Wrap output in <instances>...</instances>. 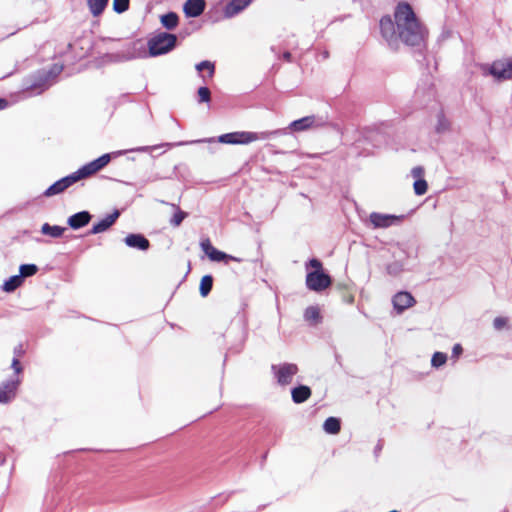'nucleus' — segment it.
<instances>
[{
	"label": "nucleus",
	"instance_id": "f03ea898",
	"mask_svg": "<svg viewBox=\"0 0 512 512\" xmlns=\"http://www.w3.org/2000/svg\"><path fill=\"white\" fill-rule=\"evenodd\" d=\"M395 23L390 17H383L380 28L388 42L399 37L408 45H417L424 38V30L418 22L412 8L406 3H400L395 10Z\"/></svg>",
	"mask_w": 512,
	"mask_h": 512
},
{
	"label": "nucleus",
	"instance_id": "603ef678",
	"mask_svg": "<svg viewBox=\"0 0 512 512\" xmlns=\"http://www.w3.org/2000/svg\"><path fill=\"white\" fill-rule=\"evenodd\" d=\"M335 361H336L340 366H342V363H341V356H340L338 353H335Z\"/></svg>",
	"mask_w": 512,
	"mask_h": 512
},
{
	"label": "nucleus",
	"instance_id": "6e6552de",
	"mask_svg": "<svg viewBox=\"0 0 512 512\" xmlns=\"http://www.w3.org/2000/svg\"><path fill=\"white\" fill-rule=\"evenodd\" d=\"M176 44V36L168 33H161L153 37L149 43V53L152 56L165 54L172 50Z\"/></svg>",
	"mask_w": 512,
	"mask_h": 512
},
{
	"label": "nucleus",
	"instance_id": "4d7b16f0",
	"mask_svg": "<svg viewBox=\"0 0 512 512\" xmlns=\"http://www.w3.org/2000/svg\"><path fill=\"white\" fill-rule=\"evenodd\" d=\"M54 69H55V71H56L57 73H59V72H61V70H62V66H55V68H54Z\"/></svg>",
	"mask_w": 512,
	"mask_h": 512
},
{
	"label": "nucleus",
	"instance_id": "c03bdc74",
	"mask_svg": "<svg viewBox=\"0 0 512 512\" xmlns=\"http://www.w3.org/2000/svg\"><path fill=\"white\" fill-rule=\"evenodd\" d=\"M124 153L125 152H123V151H118V152H114V153H107V154H104V155L98 157L96 160H101V161L110 160L112 157L113 158L120 157V156L124 155Z\"/></svg>",
	"mask_w": 512,
	"mask_h": 512
},
{
	"label": "nucleus",
	"instance_id": "79ce46f5",
	"mask_svg": "<svg viewBox=\"0 0 512 512\" xmlns=\"http://www.w3.org/2000/svg\"><path fill=\"white\" fill-rule=\"evenodd\" d=\"M247 335H248L247 331H244L243 335H242L241 343L236 347L229 348V351L236 353V354L240 353L243 350Z\"/></svg>",
	"mask_w": 512,
	"mask_h": 512
},
{
	"label": "nucleus",
	"instance_id": "b1692460",
	"mask_svg": "<svg viewBox=\"0 0 512 512\" xmlns=\"http://www.w3.org/2000/svg\"><path fill=\"white\" fill-rule=\"evenodd\" d=\"M65 231L66 227L57 224L52 225L48 222L43 223L40 228V233L42 235L49 236L54 239L61 238Z\"/></svg>",
	"mask_w": 512,
	"mask_h": 512
},
{
	"label": "nucleus",
	"instance_id": "423d86ee",
	"mask_svg": "<svg viewBox=\"0 0 512 512\" xmlns=\"http://www.w3.org/2000/svg\"><path fill=\"white\" fill-rule=\"evenodd\" d=\"M416 211V208L411 209L407 214H390L381 212H371L368 217V221L365 223L367 227L372 229H387L392 226L400 225L404 219L412 215Z\"/></svg>",
	"mask_w": 512,
	"mask_h": 512
},
{
	"label": "nucleus",
	"instance_id": "cd10ccee",
	"mask_svg": "<svg viewBox=\"0 0 512 512\" xmlns=\"http://www.w3.org/2000/svg\"><path fill=\"white\" fill-rule=\"evenodd\" d=\"M173 207H174V212L169 219V223L172 227H179L182 224V222L184 221V219L188 216V213L183 211L178 206L173 205Z\"/></svg>",
	"mask_w": 512,
	"mask_h": 512
},
{
	"label": "nucleus",
	"instance_id": "052dcab7",
	"mask_svg": "<svg viewBox=\"0 0 512 512\" xmlns=\"http://www.w3.org/2000/svg\"><path fill=\"white\" fill-rule=\"evenodd\" d=\"M284 57H285L287 60H289V58H290V54H289V53H286V54L284 55Z\"/></svg>",
	"mask_w": 512,
	"mask_h": 512
},
{
	"label": "nucleus",
	"instance_id": "473e14b6",
	"mask_svg": "<svg viewBox=\"0 0 512 512\" xmlns=\"http://www.w3.org/2000/svg\"><path fill=\"white\" fill-rule=\"evenodd\" d=\"M403 264L400 261H393L386 265V272L390 276H398L403 271Z\"/></svg>",
	"mask_w": 512,
	"mask_h": 512
},
{
	"label": "nucleus",
	"instance_id": "9d476101",
	"mask_svg": "<svg viewBox=\"0 0 512 512\" xmlns=\"http://www.w3.org/2000/svg\"><path fill=\"white\" fill-rule=\"evenodd\" d=\"M121 215V210L114 208L110 213H106L97 221H95L90 229H88L84 236L97 235L108 231L118 220Z\"/></svg>",
	"mask_w": 512,
	"mask_h": 512
},
{
	"label": "nucleus",
	"instance_id": "e433bc0d",
	"mask_svg": "<svg viewBox=\"0 0 512 512\" xmlns=\"http://www.w3.org/2000/svg\"><path fill=\"white\" fill-rule=\"evenodd\" d=\"M129 8V0H113V9L117 13H123Z\"/></svg>",
	"mask_w": 512,
	"mask_h": 512
},
{
	"label": "nucleus",
	"instance_id": "9b49d317",
	"mask_svg": "<svg viewBox=\"0 0 512 512\" xmlns=\"http://www.w3.org/2000/svg\"><path fill=\"white\" fill-rule=\"evenodd\" d=\"M22 384L21 377H9L0 383V404L12 403L18 395Z\"/></svg>",
	"mask_w": 512,
	"mask_h": 512
},
{
	"label": "nucleus",
	"instance_id": "bf43d9fd",
	"mask_svg": "<svg viewBox=\"0 0 512 512\" xmlns=\"http://www.w3.org/2000/svg\"><path fill=\"white\" fill-rule=\"evenodd\" d=\"M159 150H160V148H159V147H153V148H151V152H155V151H159Z\"/></svg>",
	"mask_w": 512,
	"mask_h": 512
},
{
	"label": "nucleus",
	"instance_id": "37998d69",
	"mask_svg": "<svg viewBox=\"0 0 512 512\" xmlns=\"http://www.w3.org/2000/svg\"><path fill=\"white\" fill-rule=\"evenodd\" d=\"M383 447H384V440L379 439L373 449V455H374L375 459H378V457L380 456V453L383 450Z\"/></svg>",
	"mask_w": 512,
	"mask_h": 512
},
{
	"label": "nucleus",
	"instance_id": "49530a36",
	"mask_svg": "<svg viewBox=\"0 0 512 512\" xmlns=\"http://www.w3.org/2000/svg\"><path fill=\"white\" fill-rule=\"evenodd\" d=\"M13 353H14V357H17L18 359H19V357L23 356L25 354L23 345L21 343L16 345L13 349Z\"/></svg>",
	"mask_w": 512,
	"mask_h": 512
},
{
	"label": "nucleus",
	"instance_id": "5701e85b",
	"mask_svg": "<svg viewBox=\"0 0 512 512\" xmlns=\"http://www.w3.org/2000/svg\"><path fill=\"white\" fill-rule=\"evenodd\" d=\"M342 420L340 417L329 416L323 424L322 429L327 435H337L341 430Z\"/></svg>",
	"mask_w": 512,
	"mask_h": 512
},
{
	"label": "nucleus",
	"instance_id": "c756f323",
	"mask_svg": "<svg viewBox=\"0 0 512 512\" xmlns=\"http://www.w3.org/2000/svg\"><path fill=\"white\" fill-rule=\"evenodd\" d=\"M108 0H88V6L94 16H99L107 6Z\"/></svg>",
	"mask_w": 512,
	"mask_h": 512
},
{
	"label": "nucleus",
	"instance_id": "1a4fd4ad",
	"mask_svg": "<svg viewBox=\"0 0 512 512\" xmlns=\"http://www.w3.org/2000/svg\"><path fill=\"white\" fill-rule=\"evenodd\" d=\"M199 246L210 262L228 265L230 263V259H232L231 254L215 247L209 237H202L200 239Z\"/></svg>",
	"mask_w": 512,
	"mask_h": 512
},
{
	"label": "nucleus",
	"instance_id": "7c9ffc66",
	"mask_svg": "<svg viewBox=\"0 0 512 512\" xmlns=\"http://www.w3.org/2000/svg\"><path fill=\"white\" fill-rule=\"evenodd\" d=\"M434 129L438 134H443L450 129L449 120L442 114H438L436 118V122L434 124Z\"/></svg>",
	"mask_w": 512,
	"mask_h": 512
},
{
	"label": "nucleus",
	"instance_id": "72a5a7b5",
	"mask_svg": "<svg viewBox=\"0 0 512 512\" xmlns=\"http://www.w3.org/2000/svg\"><path fill=\"white\" fill-rule=\"evenodd\" d=\"M182 167V164H178V165H174L173 166V169L168 172V173H163V174H160V173H157L155 178L156 179H171L173 177H176V178H180V169Z\"/></svg>",
	"mask_w": 512,
	"mask_h": 512
},
{
	"label": "nucleus",
	"instance_id": "aec40b11",
	"mask_svg": "<svg viewBox=\"0 0 512 512\" xmlns=\"http://www.w3.org/2000/svg\"><path fill=\"white\" fill-rule=\"evenodd\" d=\"M97 452V453H106L111 452L112 450H103V449H90V448H79L75 450H70L63 453V460L66 462V468L70 471H73L71 468L72 464L77 461V457L79 454L87 453V452Z\"/></svg>",
	"mask_w": 512,
	"mask_h": 512
},
{
	"label": "nucleus",
	"instance_id": "13d9d810",
	"mask_svg": "<svg viewBox=\"0 0 512 512\" xmlns=\"http://www.w3.org/2000/svg\"><path fill=\"white\" fill-rule=\"evenodd\" d=\"M218 499H219V501H221V503H224L225 501H227V497H225V498L222 500L221 495H219V496H218Z\"/></svg>",
	"mask_w": 512,
	"mask_h": 512
},
{
	"label": "nucleus",
	"instance_id": "7ed1b4c3",
	"mask_svg": "<svg viewBox=\"0 0 512 512\" xmlns=\"http://www.w3.org/2000/svg\"><path fill=\"white\" fill-rule=\"evenodd\" d=\"M321 126V122L315 116H306L295 120L289 124L287 128L274 131L252 132V131H235L220 135L218 142L231 145H248L256 141H264L273 137L286 135L287 131L303 132L315 129Z\"/></svg>",
	"mask_w": 512,
	"mask_h": 512
},
{
	"label": "nucleus",
	"instance_id": "2f4dec72",
	"mask_svg": "<svg viewBox=\"0 0 512 512\" xmlns=\"http://www.w3.org/2000/svg\"><path fill=\"white\" fill-rule=\"evenodd\" d=\"M161 23L167 29H173L178 24V16L173 12L167 13L161 17Z\"/></svg>",
	"mask_w": 512,
	"mask_h": 512
},
{
	"label": "nucleus",
	"instance_id": "a878e982",
	"mask_svg": "<svg viewBox=\"0 0 512 512\" xmlns=\"http://www.w3.org/2000/svg\"><path fill=\"white\" fill-rule=\"evenodd\" d=\"M22 284L23 281L18 274L11 275L3 281L1 290L6 293H12Z\"/></svg>",
	"mask_w": 512,
	"mask_h": 512
},
{
	"label": "nucleus",
	"instance_id": "a211bd4d",
	"mask_svg": "<svg viewBox=\"0 0 512 512\" xmlns=\"http://www.w3.org/2000/svg\"><path fill=\"white\" fill-rule=\"evenodd\" d=\"M290 393L294 404H302L311 397L312 389L308 385L297 383L291 387Z\"/></svg>",
	"mask_w": 512,
	"mask_h": 512
},
{
	"label": "nucleus",
	"instance_id": "dca6fc26",
	"mask_svg": "<svg viewBox=\"0 0 512 512\" xmlns=\"http://www.w3.org/2000/svg\"><path fill=\"white\" fill-rule=\"evenodd\" d=\"M64 495L60 491L53 490L49 492L43 505V512H65L66 507L62 502Z\"/></svg>",
	"mask_w": 512,
	"mask_h": 512
},
{
	"label": "nucleus",
	"instance_id": "39448f33",
	"mask_svg": "<svg viewBox=\"0 0 512 512\" xmlns=\"http://www.w3.org/2000/svg\"><path fill=\"white\" fill-rule=\"evenodd\" d=\"M306 288L315 293H322L332 285L333 278L324 268L322 261L317 257H310L304 264Z\"/></svg>",
	"mask_w": 512,
	"mask_h": 512
},
{
	"label": "nucleus",
	"instance_id": "f704fd0d",
	"mask_svg": "<svg viewBox=\"0 0 512 512\" xmlns=\"http://www.w3.org/2000/svg\"><path fill=\"white\" fill-rule=\"evenodd\" d=\"M11 369L13 370V374L10 377H21L24 372V367L20 363L17 357H13L11 361Z\"/></svg>",
	"mask_w": 512,
	"mask_h": 512
},
{
	"label": "nucleus",
	"instance_id": "4c0bfd02",
	"mask_svg": "<svg viewBox=\"0 0 512 512\" xmlns=\"http://www.w3.org/2000/svg\"><path fill=\"white\" fill-rule=\"evenodd\" d=\"M509 319L505 316H497L493 320V327L496 330H502L508 326Z\"/></svg>",
	"mask_w": 512,
	"mask_h": 512
},
{
	"label": "nucleus",
	"instance_id": "412c9836",
	"mask_svg": "<svg viewBox=\"0 0 512 512\" xmlns=\"http://www.w3.org/2000/svg\"><path fill=\"white\" fill-rule=\"evenodd\" d=\"M252 0H231L224 8V16L232 18L250 5Z\"/></svg>",
	"mask_w": 512,
	"mask_h": 512
},
{
	"label": "nucleus",
	"instance_id": "58836bf2",
	"mask_svg": "<svg viewBox=\"0 0 512 512\" xmlns=\"http://www.w3.org/2000/svg\"><path fill=\"white\" fill-rule=\"evenodd\" d=\"M336 288L340 290L342 293H346L353 290L354 283L351 280H347L345 282H338L336 284Z\"/></svg>",
	"mask_w": 512,
	"mask_h": 512
},
{
	"label": "nucleus",
	"instance_id": "f257e3e1",
	"mask_svg": "<svg viewBox=\"0 0 512 512\" xmlns=\"http://www.w3.org/2000/svg\"><path fill=\"white\" fill-rule=\"evenodd\" d=\"M395 23L390 17H383L380 28L388 42L399 37L408 45H417L424 38V30L418 22L412 8L406 3H400L395 10Z\"/></svg>",
	"mask_w": 512,
	"mask_h": 512
},
{
	"label": "nucleus",
	"instance_id": "f8f14e48",
	"mask_svg": "<svg viewBox=\"0 0 512 512\" xmlns=\"http://www.w3.org/2000/svg\"><path fill=\"white\" fill-rule=\"evenodd\" d=\"M483 73L490 74L497 80L512 78V60L503 59L493 62L491 65L483 66Z\"/></svg>",
	"mask_w": 512,
	"mask_h": 512
},
{
	"label": "nucleus",
	"instance_id": "a19ab883",
	"mask_svg": "<svg viewBox=\"0 0 512 512\" xmlns=\"http://www.w3.org/2000/svg\"><path fill=\"white\" fill-rule=\"evenodd\" d=\"M198 95L201 102H208L210 100V91L207 87H200L198 89Z\"/></svg>",
	"mask_w": 512,
	"mask_h": 512
},
{
	"label": "nucleus",
	"instance_id": "2eb2a0df",
	"mask_svg": "<svg viewBox=\"0 0 512 512\" xmlns=\"http://www.w3.org/2000/svg\"><path fill=\"white\" fill-rule=\"evenodd\" d=\"M124 244L138 251L146 252L150 249L151 243L149 239L140 232H130L123 238Z\"/></svg>",
	"mask_w": 512,
	"mask_h": 512
},
{
	"label": "nucleus",
	"instance_id": "6ab92c4d",
	"mask_svg": "<svg viewBox=\"0 0 512 512\" xmlns=\"http://www.w3.org/2000/svg\"><path fill=\"white\" fill-rule=\"evenodd\" d=\"M303 318L310 327H317L323 322V315L318 305H310L306 307L303 313Z\"/></svg>",
	"mask_w": 512,
	"mask_h": 512
},
{
	"label": "nucleus",
	"instance_id": "680f3d73",
	"mask_svg": "<svg viewBox=\"0 0 512 512\" xmlns=\"http://www.w3.org/2000/svg\"><path fill=\"white\" fill-rule=\"evenodd\" d=\"M150 156H151V157H158V156H159V154H152V153H151V155H150Z\"/></svg>",
	"mask_w": 512,
	"mask_h": 512
},
{
	"label": "nucleus",
	"instance_id": "de8ad7c7",
	"mask_svg": "<svg viewBox=\"0 0 512 512\" xmlns=\"http://www.w3.org/2000/svg\"><path fill=\"white\" fill-rule=\"evenodd\" d=\"M267 456H268V451L264 452L261 456V467H263L266 459H267Z\"/></svg>",
	"mask_w": 512,
	"mask_h": 512
},
{
	"label": "nucleus",
	"instance_id": "20e7f679",
	"mask_svg": "<svg viewBox=\"0 0 512 512\" xmlns=\"http://www.w3.org/2000/svg\"><path fill=\"white\" fill-rule=\"evenodd\" d=\"M110 162H85L76 171L63 176L49 185L41 194L42 197L50 198L64 193L68 188L81 180L103 170Z\"/></svg>",
	"mask_w": 512,
	"mask_h": 512
},
{
	"label": "nucleus",
	"instance_id": "6e6d98bb",
	"mask_svg": "<svg viewBox=\"0 0 512 512\" xmlns=\"http://www.w3.org/2000/svg\"><path fill=\"white\" fill-rule=\"evenodd\" d=\"M243 449H244V447H243V446L239 447V448L237 449V451L235 452V454H240V453H242Z\"/></svg>",
	"mask_w": 512,
	"mask_h": 512
},
{
	"label": "nucleus",
	"instance_id": "a18cd8bd",
	"mask_svg": "<svg viewBox=\"0 0 512 512\" xmlns=\"http://www.w3.org/2000/svg\"><path fill=\"white\" fill-rule=\"evenodd\" d=\"M352 291L353 290L342 294V299H343L344 302H346L348 304H353L354 303L355 298H354V294H353Z\"/></svg>",
	"mask_w": 512,
	"mask_h": 512
},
{
	"label": "nucleus",
	"instance_id": "0eeeda50",
	"mask_svg": "<svg viewBox=\"0 0 512 512\" xmlns=\"http://www.w3.org/2000/svg\"><path fill=\"white\" fill-rule=\"evenodd\" d=\"M299 372L298 365L292 362H281L271 365V373L275 383L280 387H286L293 381L294 376Z\"/></svg>",
	"mask_w": 512,
	"mask_h": 512
},
{
	"label": "nucleus",
	"instance_id": "8fccbe9b",
	"mask_svg": "<svg viewBox=\"0 0 512 512\" xmlns=\"http://www.w3.org/2000/svg\"><path fill=\"white\" fill-rule=\"evenodd\" d=\"M7 106V101L4 99H0V110L4 109Z\"/></svg>",
	"mask_w": 512,
	"mask_h": 512
},
{
	"label": "nucleus",
	"instance_id": "bb28decb",
	"mask_svg": "<svg viewBox=\"0 0 512 512\" xmlns=\"http://www.w3.org/2000/svg\"><path fill=\"white\" fill-rule=\"evenodd\" d=\"M39 271V267L34 263H22L19 265V277L24 280L34 276Z\"/></svg>",
	"mask_w": 512,
	"mask_h": 512
},
{
	"label": "nucleus",
	"instance_id": "4be33fe9",
	"mask_svg": "<svg viewBox=\"0 0 512 512\" xmlns=\"http://www.w3.org/2000/svg\"><path fill=\"white\" fill-rule=\"evenodd\" d=\"M204 0H187L184 4V12L188 17H197L204 11Z\"/></svg>",
	"mask_w": 512,
	"mask_h": 512
},
{
	"label": "nucleus",
	"instance_id": "0e129e2a",
	"mask_svg": "<svg viewBox=\"0 0 512 512\" xmlns=\"http://www.w3.org/2000/svg\"><path fill=\"white\" fill-rule=\"evenodd\" d=\"M226 360H227V356H226V357L224 358V360H223V365H225Z\"/></svg>",
	"mask_w": 512,
	"mask_h": 512
},
{
	"label": "nucleus",
	"instance_id": "e2e57ef3",
	"mask_svg": "<svg viewBox=\"0 0 512 512\" xmlns=\"http://www.w3.org/2000/svg\"><path fill=\"white\" fill-rule=\"evenodd\" d=\"M246 306H247V304H246V303H243V304H242V309H244Z\"/></svg>",
	"mask_w": 512,
	"mask_h": 512
},
{
	"label": "nucleus",
	"instance_id": "09e8293b",
	"mask_svg": "<svg viewBox=\"0 0 512 512\" xmlns=\"http://www.w3.org/2000/svg\"><path fill=\"white\" fill-rule=\"evenodd\" d=\"M6 462V456L0 453V466L4 465Z\"/></svg>",
	"mask_w": 512,
	"mask_h": 512
},
{
	"label": "nucleus",
	"instance_id": "ddd939ff",
	"mask_svg": "<svg viewBox=\"0 0 512 512\" xmlns=\"http://www.w3.org/2000/svg\"><path fill=\"white\" fill-rule=\"evenodd\" d=\"M425 167L417 165L410 171V175L413 178V192L416 196H422L428 191V182L425 179Z\"/></svg>",
	"mask_w": 512,
	"mask_h": 512
},
{
	"label": "nucleus",
	"instance_id": "f3484780",
	"mask_svg": "<svg viewBox=\"0 0 512 512\" xmlns=\"http://www.w3.org/2000/svg\"><path fill=\"white\" fill-rule=\"evenodd\" d=\"M92 218L93 215L90 211L81 210L68 216L66 224L70 229L77 231L86 227L91 222Z\"/></svg>",
	"mask_w": 512,
	"mask_h": 512
},
{
	"label": "nucleus",
	"instance_id": "69168bd1",
	"mask_svg": "<svg viewBox=\"0 0 512 512\" xmlns=\"http://www.w3.org/2000/svg\"><path fill=\"white\" fill-rule=\"evenodd\" d=\"M502 512H508V510H507V509H504Z\"/></svg>",
	"mask_w": 512,
	"mask_h": 512
},
{
	"label": "nucleus",
	"instance_id": "3c124183",
	"mask_svg": "<svg viewBox=\"0 0 512 512\" xmlns=\"http://www.w3.org/2000/svg\"><path fill=\"white\" fill-rule=\"evenodd\" d=\"M190 269H191V262H190V261H188V271H187V272H186V274L183 276V278H182L181 282H183V281L186 279V277H187L188 273L190 272Z\"/></svg>",
	"mask_w": 512,
	"mask_h": 512
},
{
	"label": "nucleus",
	"instance_id": "c85d7f7f",
	"mask_svg": "<svg viewBox=\"0 0 512 512\" xmlns=\"http://www.w3.org/2000/svg\"><path fill=\"white\" fill-rule=\"evenodd\" d=\"M448 360V354L441 351H435L431 357V367L434 369H440L443 367Z\"/></svg>",
	"mask_w": 512,
	"mask_h": 512
},
{
	"label": "nucleus",
	"instance_id": "ea45409f",
	"mask_svg": "<svg viewBox=\"0 0 512 512\" xmlns=\"http://www.w3.org/2000/svg\"><path fill=\"white\" fill-rule=\"evenodd\" d=\"M463 347L460 343H455L452 347L451 359L456 362L459 357L463 354Z\"/></svg>",
	"mask_w": 512,
	"mask_h": 512
},
{
	"label": "nucleus",
	"instance_id": "393cba45",
	"mask_svg": "<svg viewBox=\"0 0 512 512\" xmlns=\"http://www.w3.org/2000/svg\"><path fill=\"white\" fill-rule=\"evenodd\" d=\"M214 284V277L212 274H205L201 277L199 282V294L202 298L210 295Z\"/></svg>",
	"mask_w": 512,
	"mask_h": 512
},
{
	"label": "nucleus",
	"instance_id": "4468645a",
	"mask_svg": "<svg viewBox=\"0 0 512 512\" xmlns=\"http://www.w3.org/2000/svg\"><path fill=\"white\" fill-rule=\"evenodd\" d=\"M391 301L393 309L398 315L416 304V300L412 293L406 290L396 292Z\"/></svg>",
	"mask_w": 512,
	"mask_h": 512
},
{
	"label": "nucleus",
	"instance_id": "5fc2aeb1",
	"mask_svg": "<svg viewBox=\"0 0 512 512\" xmlns=\"http://www.w3.org/2000/svg\"><path fill=\"white\" fill-rule=\"evenodd\" d=\"M269 504H262V505H259L258 508H257V511H262L264 510Z\"/></svg>",
	"mask_w": 512,
	"mask_h": 512
},
{
	"label": "nucleus",
	"instance_id": "864d4df0",
	"mask_svg": "<svg viewBox=\"0 0 512 512\" xmlns=\"http://www.w3.org/2000/svg\"><path fill=\"white\" fill-rule=\"evenodd\" d=\"M231 258H232V259H230V262H231V261H235V262H242V259H241V258L236 257V256H234V255H231Z\"/></svg>",
	"mask_w": 512,
	"mask_h": 512
},
{
	"label": "nucleus",
	"instance_id": "c9c22d12",
	"mask_svg": "<svg viewBox=\"0 0 512 512\" xmlns=\"http://www.w3.org/2000/svg\"><path fill=\"white\" fill-rule=\"evenodd\" d=\"M197 71L201 72L203 70H207L209 77H212L215 71V66L210 61H202L199 64L196 65Z\"/></svg>",
	"mask_w": 512,
	"mask_h": 512
}]
</instances>
